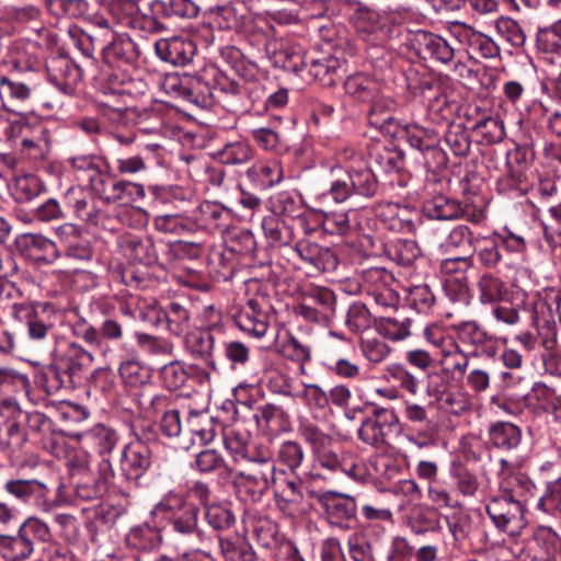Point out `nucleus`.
Here are the masks:
<instances>
[{
    "instance_id": "f257e3e1",
    "label": "nucleus",
    "mask_w": 561,
    "mask_h": 561,
    "mask_svg": "<svg viewBox=\"0 0 561 561\" xmlns=\"http://www.w3.org/2000/svg\"><path fill=\"white\" fill-rule=\"evenodd\" d=\"M260 22L267 30L259 25L243 7L238 9L234 5H222L213 11V23L218 28L243 34L250 45L262 44L265 57L274 67H295L291 61H300L299 48L289 44L284 37L272 36L270 31H273V27L264 20Z\"/></svg>"
},
{
    "instance_id": "f03ea898",
    "label": "nucleus",
    "mask_w": 561,
    "mask_h": 561,
    "mask_svg": "<svg viewBox=\"0 0 561 561\" xmlns=\"http://www.w3.org/2000/svg\"><path fill=\"white\" fill-rule=\"evenodd\" d=\"M93 356L75 342L59 344L53 355V360L42 374L44 388L48 394L61 389H75L83 383Z\"/></svg>"
},
{
    "instance_id": "7ed1b4c3",
    "label": "nucleus",
    "mask_w": 561,
    "mask_h": 561,
    "mask_svg": "<svg viewBox=\"0 0 561 561\" xmlns=\"http://www.w3.org/2000/svg\"><path fill=\"white\" fill-rule=\"evenodd\" d=\"M156 511L163 513L174 533L181 536L196 535L201 545L210 542V538L198 527L199 508L186 501L184 494L168 492L156 505Z\"/></svg>"
},
{
    "instance_id": "20e7f679",
    "label": "nucleus",
    "mask_w": 561,
    "mask_h": 561,
    "mask_svg": "<svg viewBox=\"0 0 561 561\" xmlns=\"http://www.w3.org/2000/svg\"><path fill=\"white\" fill-rule=\"evenodd\" d=\"M252 466L245 471H238L233 484L239 492H244L252 502H260L276 473V466L268 449L260 450L256 456L249 458Z\"/></svg>"
},
{
    "instance_id": "39448f33",
    "label": "nucleus",
    "mask_w": 561,
    "mask_h": 561,
    "mask_svg": "<svg viewBox=\"0 0 561 561\" xmlns=\"http://www.w3.org/2000/svg\"><path fill=\"white\" fill-rule=\"evenodd\" d=\"M286 41L299 48L300 61H291L295 67L284 70L291 71L305 81L313 80L322 87H333L340 81L345 73V62L334 56H324L318 59H308L305 49L291 39Z\"/></svg>"
},
{
    "instance_id": "423d86ee",
    "label": "nucleus",
    "mask_w": 561,
    "mask_h": 561,
    "mask_svg": "<svg viewBox=\"0 0 561 561\" xmlns=\"http://www.w3.org/2000/svg\"><path fill=\"white\" fill-rule=\"evenodd\" d=\"M486 515L494 527L510 536H517L526 527L525 507L520 500L512 495H493L485 504Z\"/></svg>"
},
{
    "instance_id": "0eeeda50",
    "label": "nucleus",
    "mask_w": 561,
    "mask_h": 561,
    "mask_svg": "<svg viewBox=\"0 0 561 561\" xmlns=\"http://www.w3.org/2000/svg\"><path fill=\"white\" fill-rule=\"evenodd\" d=\"M369 414L362 421L357 435L362 443L375 448L387 445L388 437L400 425L399 417L393 409L370 403Z\"/></svg>"
},
{
    "instance_id": "6e6552de",
    "label": "nucleus",
    "mask_w": 561,
    "mask_h": 561,
    "mask_svg": "<svg viewBox=\"0 0 561 561\" xmlns=\"http://www.w3.org/2000/svg\"><path fill=\"white\" fill-rule=\"evenodd\" d=\"M313 499L322 508L329 525L341 530H350L356 520L357 503L354 496L337 491L312 493Z\"/></svg>"
},
{
    "instance_id": "1a4fd4ad",
    "label": "nucleus",
    "mask_w": 561,
    "mask_h": 561,
    "mask_svg": "<svg viewBox=\"0 0 561 561\" xmlns=\"http://www.w3.org/2000/svg\"><path fill=\"white\" fill-rule=\"evenodd\" d=\"M163 87L168 93L196 107L209 108L214 104L213 87L202 77L168 76Z\"/></svg>"
},
{
    "instance_id": "9d476101",
    "label": "nucleus",
    "mask_w": 561,
    "mask_h": 561,
    "mask_svg": "<svg viewBox=\"0 0 561 561\" xmlns=\"http://www.w3.org/2000/svg\"><path fill=\"white\" fill-rule=\"evenodd\" d=\"M149 7L152 16H142L141 19V28L148 32H159L165 28L159 19H193L199 12V7L193 0H151ZM131 23H140V21L134 20Z\"/></svg>"
},
{
    "instance_id": "9b49d317",
    "label": "nucleus",
    "mask_w": 561,
    "mask_h": 561,
    "mask_svg": "<svg viewBox=\"0 0 561 561\" xmlns=\"http://www.w3.org/2000/svg\"><path fill=\"white\" fill-rule=\"evenodd\" d=\"M299 431L305 442L309 444L314 461L322 469L333 473L339 472L342 451H336L334 438L314 424H306Z\"/></svg>"
},
{
    "instance_id": "f8f14e48",
    "label": "nucleus",
    "mask_w": 561,
    "mask_h": 561,
    "mask_svg": "<svg viewBox=\"0 0 561 561\" xmlns=\"http://www.w3.org/2000/svg\"><path fill=\"white\" fill-rule=\"evenodd\" d=\"M272 490L274 503L284 515L296 517L305 512L302 482L299 479H291L284 470H276Z\"/></svg>"
},
{
    "instance_id": "ddd939ff",
    "label": "nucleus",
    "mask_w": 561,
    "mask_h": 561,
    "mask_svg": "<svg viewBox=\"0 0 561 561\" xmlns=\"http://www.w3.org/2000/svg\"><path fill=\"white\" fill-rule=\"evenodd\" d=\"M271 306L262 296H255L247 301L234 316L237 327L248 335L261 339L270 328Z\"/></svg>"
},
{
    "instance_id": "4468645a",
    "label": "nucleus",
    "mask_w": 561,
    "mask_h": 561,
    "mask_svg": "<svg viewBox=\"0 0 561 561\" xmlns=\"http://www.w3.org/2000/svg\"><path fill=\"white\" fill-rule=\"evenodd\" d=\"M455 331L459 343L471 348L469 355L488 358L495 356L497 351L495 336L491 335L478 322L462 321L455 325Z\"/></svg>"
},
{
    "instance_id": "2eb2a0df",
    "label": "nucleus",
    "mask_w": 561,
    "mask_h": 561,
    "mask_svg": "<svg viewBox=\"0 0 561 561\" xmlns=\"http://www.w3.org/2000/svg\"><path fill=\"white\" fill-rule=\"evenodd\" d=\"M222 335V328L218 324H211L205 330L192 332L186 335L185 345L190 354L204 360L208 368L218 371L219 362L215 357V345Z\"/></svg>"
},
{
    "instance_id": "dca6fc26",
    "label": "nucleus",
    "mask_w": 561,
    "mask_h": 561,
    "mask_svg": "<svg viewBox=\"0 0 561 561\" xmlns=\"http://www.w3.org/2000/svg\"><path fill=\"white\" fill-rule=\"evenodd\" d=\"M141 318L154 327L165 324L167 330L176 336L184 334L190 327L188 310L175 301L170 302L165 309L148 306L146 311H141Z\"/></svg>"
},
{
    "instance_id": "f3484780",
    "label": "nucleus",
    "mask_w": 561,
    "mask_h": 561,
    "mask_svg": "<svg viewBox=\"0 0 561 561\" xmlns=\"http://www.w3.org/2000/svg\"><path fill=\"white\" fill-rule=\"evenodd\" d=\"M93 192L107 204L118 201L136 202L145 196V187L141 184L115 180L106 172L94 181Z\"/></svg>"
},
{
    "instance_id": "a211bd4d",
    "label": "nucleus",
    "mask_w": 561,
    "mask_h": 561,
    "mask_svg": "<svg viewBox=\"0 0 561 561\" xmlns=\"http://www.w3.org/2000/svg\"><path fill=\"white\" fill-rule=\"evenodd\" d=\"M294 250L311 274L332 272L339 265L336 253L317 242L302 239L296 242Z\"/></svg>"
},
{
    "instance_id": "6ab92c4d",
    "label": "nucleus",
    "mask_w": 561,
    "mask_h": 561,
    "mask_svg": "<svg viewBox=\"0 0 561 561\" xmlns=\"http://www.w3.org/2000/svg\"><path fill=\"white\" fill-rule=\"evenodd\" d=\"M26 443L27 435L16 421L9 422L5 433L0 435V450L9 458L10 465L19 470L37 463L33 456L27 457L24 453Z\"/></svg>"
},
{
    "instance_id": "aec40b11",
    "label": "nucleus",
    "mask_w": 561,
    "mask_h": 561,
    "mask_svg": "<svg viewBox=\"0 0 561 561\" xmlns=\"http://www.w3.org/2000/svg\"><path fill=\"white\" fill-rule=\"evenodd\" d=\"M535 160V152L529 145H516L514 149L506 152L507 175L504 180H500L499 191L507 192L515 190L525 179L524 170L528 168Z\"/></svg>"
},
{
    "instance_id": "412c9836",
    "label": "nucleus",
    "mask_w": 561,
    "mask_h": 561,
    "mask_svg": "<svg viewBox=\"0 0 561 561\" xmlns=\"http://www.w3.org/2000/svg\"><path fill=\"white\" fill-rule=\"evenodd\" d=\"M451 35L471 53L482 58H492L499 55V46L489 36L473 30L462 22H455L450 28Z\"/></svg>"
},
{
    "instance_id": "4be33fe9",
    "label": "nucleus",
    "mask_w": 561,
    "mask_h": 561,
    "mask_svg": "<svg viewBox=\"0 0 561 561\" xmlns=\"http://www.w3.org/2000/svg\"><path fill=\"white\" fill-rule=\"evenodd\" d=\"M104 61L116 68L134 67L140 56L138 45L128 36H113L104 47H102Z\"/></svg>"
},
{
    "instance_id": "5701e85b",
    "label": "nucleus",
    "mask_w": 561,
    "mask_h": 561,
    "mask_svg": "<svg viewBox=\"0 0 561 561\" xmlns=\"http://www.w3.org/2000/svg\"><path fill=\"white\" fill-rule=\"evenodd\" d=\"M121 470L127 480L137 481L151 466V450L142 443H129L121 454Z\"/></svg>"
},
{
    "instance_id": "b1692460",
    "label": "nucleus",
    "mask_w": 561,
    "mask_h": 561,
    "mask_svg": "<svg viewBox=\"0 0 561 561\" xmlns=\"http://www.w3.org/2000/svg\"><path fill=\"white\" fill-rule=\"evenodd\" d=\"M157 56L173 66H186L196 54L193 41L183 37L161 38L154 43Z\"/></svg>"
},
{
    "instance_id": "393cba45",
    "label": "nucleus",
    "mask_w": 561,
    "mask_h": 561,
    "mask_svg": "<svg viewBox=\"0 0 561 561\" xmlns=\"http://www.w3.org/2000/svg\"><path fill=\"white\" fill-rule=\"evenodd\" d=\"M4 491L19 503L46 504L49 488L37 479H11L3 485Z\"/></svg>"
},
{
    "instance_id": "a878e982",
    "label": "nucleus",
    "mask_w": 561,
    "mask_h": 561,
    "mask_svg": "<svg viewBox=\"0 0 561 561\" xmlns=\"http://www.w3.org/2000/svg\"><path fill=\"white\" fill-rule=\"evenodd\" d=\"M345 5L350 10V23L357 32L375 34L383 28L385 20L374 8L358 0H345Z\"/></svg>"
},
{
    "instance_id": "bb28decb",
    "label": "nucleus",
    "mask_w": 561,
    "mask_h": 561,
    "mask_svg": "<svg viewBox=\"0 0 561 561\" xmlns=\"http://www.w3.org/2000/svg\"><path fill=\"white\" fill-rule=\"evenodd\" d=\"M368 102L371 103L368 112V122L370 126L379 129L382 134L388 136H396L399 131L400 125L392 116L394 102L390 98L379 95Z\"/></svg>"
},
{
    "instance_id": "cd10ccee",
    "label": "nucleus",
    "mask_w": 561,
    "mask_h": 561,
    "mask_svg": "<svg viewBox=\"0 0 561 561\" xmlns=\"http://www.w3.org/2000/svg\"><path fill=\"white\" fill-rule=\"evenodd\" d=\"M12 316L14 319L26 320L27 332L30 339L34 341H44L48 336L54 335V324L45 312L38 313L31 306L14 302L12 307Z\"/></svg>"
},
{
    "instance_id": "c85d7f7f",
    "label": "nucleus",
    "mask_w": 561,
    "mask_h": 561,
    "mask_svg": "<svg viewBox=\"0 0 561 561\" xmlns=\"http://www.w3.org/2000/svg\"><path fill=\"white\" fill-rule=\"evenodd\" d=\"M414 41L423 54L428 55L438 62L447 65L454 60L455 48L440 35L419 31L414 36Z\"/></svg>"
},
{
    "instance_id": "c756f323",
    "label": "nucleus",
    "mask_w": 561,
    "mask_h": 561,
    "mask_svg": "<svg viewBox=\"0 0 561 561\" xmlns=\"http://www.w3.org/2000/svg\"><path fill=\"white\" fill-rule=\"evenodd\" d=\"M216 436V423L206 412L190 411L184 420V439L202 445L209 444Z\"/></svg>"
},
{
    "instance_id": "7c9ffc66",
    "label": "nucleus",
    "mask_w": 561,
    "mask_h": 561,
    "mask_svg": "<svg viewBox=\"0 0 561 561\" xmlns=\"http://www.w3.org/2000/svg\"><path fill=\"white\" fill-rule=\"evenodd\" d=\"M488 437L490 445L503 453L516 450L522 444V431L511 422L492 423L488 430Z\"/></svg>"
},
{
    "instance_id": "2f4dec72",
    "label": "nucleus",
    "mask_w": 561,
    "mask_h": 561,
    "mask_svg": "<svg viewBox=\"0 0 561 561\" xmlns=\"http://www.w3.org/2000/svg\"><path fill=\"white\" fill-rule=\"evenodd\" d=\"M121 247L134 260L150 266L158 261V251L151 237L127 234L121 238Z\"/></svg>"
},
{
    "instance_id": "473e14b6",
    "label": "nucleus",
    "mask_w": 561,
    "mask_h": 561,
    "mask_svg": "<svg viewBox=\"0 0 561 561\" xmlns=\"http://www.w3.org/2000/svg\"><path fill=\"white\" fill-rule=\"evenodd\" d=\"M368 163L375 172H399L403 165V158L399 151L381 142H374L368 147Z\"/></svg>"
},
{
    "instance_id": "72a5a7b5",
    "label": "nucleus",
    "mask_w": 561,
    "mask_h": 561,
    "mask_svg": "<svg viewBox=\"0 0 561 561\" xmlns=\"http://www.w3.org/2000/svg\"><path fill=\"white\" fill-rule=\"evenodd\" d=\"M423 215L432 220H455L467 216L460 203L445 195L426 199L422 206Z\"/></svg>"
},
{
    "instance_id": "f704fd0d",
    "label": "nucleus",
    "mask_w": 561,
    "mask_h": 561,
    "mask_svg": "<svg viewBox=\"0 0 561 561\" xmlns=\"http://www.w3.org/2000/svg\"><path fill=\"white\" fill-rule=\"evenodd\" d=\"M194 226L206 229H224L230 220L229 210L217 202L204 201L193 211Z\"/></svg>"
},
{
    "instance_id": "c9c22d12",
    "label": "nucleus",
    "mask_w": 561,
    "mask_h": 561,
    "mask_svg": "<svg viewBox=\"0 0 561 561\" xmlns=\"http://www.w3.org/2000/svg\"><path fill=\"white\" fill-rule=\"evenodd\" d=\"M539 551L531 561H561V537L550 527H541L534 535Z\"/></svg>"
},
{
    "instance_id": "e433bc0d",
    "label": "nucleus",
    "mask_w": 561,
    "mask_h": 561,
    "mask_svg": "<svg viewBox=\"0 0 561 561\" xmlns=\"http://www.w3.org/2000/svg\"><path fill=\"white\" fill-rule=\"evenodd\" d=\"M254 419L259 427L276 433L287 430L289 415L283 407L265 403L255 409Z\"/></svg>"
},
{
    "instance_id": "4c0bfd02",
    "label": "nucleus",
    "mask_w": 561,
    "mask_h": 561,
    "mask_svg": "<svg viewBox=\"0 0 561 561\" xmlns=\"http://www.w3.org/2000/svg\"><path fill=\"white\" fill-rule=\"evenodd\" d=\"M220 553L225 561H256L257 557L252 546L242 537L218 536Z\"/></svg>"
},
{
    "instance_id": "58836bf2",
    "label": "nucleus",
    "mask_w": 561,
    "mask_h": 561,
    "mask_svg": "<svg viewBox=\"0 0 561 561\" xmlns=\"http://www.w3.org/2000/svg\"><path fill=\"white\" fill-rule=\"evenodd\" d=\"M254 151L251 145L244 139H237L226 142L220 149L214 152L215 159L221 164L240 165L253 159Z\"/></svg>"
},
{
    "instance_id": "ea45409f",
    "label": "nucleus",
    "mask_w": 561,
    "mask_h": 561,
    "mask_svg": "<svg viewBox=\"0 0 561 561\" xmlns=\"http://www.w3.org/2000/svg\"><path fill=\"white\" fill-rule=\"evenodd\" d=\"M345 93L360 102H368L377 96L378 83L364 73H354L344 81Z\"/></svg>"
},
{
    "instance_id": "a19ab883",
    "label": "nucleus",
    "mask_w": 561,
    "mask_h": 561,
    "mask_svg": "<svg viewBox=\"0 0 561 561\" xmlns=\"http://www.w3.org/2000/svg\"><path fill=\"white\" fill-rule=\"evenodd\" d=\"M262 229L268 243L273 247L288 245L295 238L293 227L275 215L263 218Z\"/></svg>"
},
{
    "instance_id": "79ce46f5",
    "label": "nucleus",
    "mask_w": 561,
    "mask_h": 561,
    "mask_svg": "<svg viewBox=\"0 0 561 561\" xmlns=\"http://www.w3.org/2000/svg\"><path fill=\"white\" fill-rule=\"evenodd\" d=\"M476 243L472 230L466 225H458L450 230L442 247L447 252L456 251L473 256Z\"/></svg>"
},
{
    "instance_id": "37998d69",
    "label": "nucleus",
    "mask_w": 561,
    "mask_h": 561,
    "mask_svg": "<svg viewBox=\"0 0 561 561\" xmlns=\"http://www.w3.org/2000/svg\"><path fill=\"white\" fill-rule=\"evenodd\" d=\"M347 179L354 194L364 197H373L378 191L376 173L369 167L359 169L352 168L347 171Z\"/></svg>"
},
{
    "instance_id": "c03bdc74",
    "label": "nucleus",
    "mask_w": 561,
    "mask_h": 561,
    "mask_svg": "<svg viewBox=\"0 0 561 561\" xmlns=\"http://www.w3.org/2000/svg\"><path fill=\"white\" fill-rule=\"evenodd\" d=\"M126 543L136 550L152 551L159 548L161 536L156 528L145 524L130 529L126 536Z\"/></svg>"
},
{
    "instance_id": "a18cd8bd",
    "label": "nucleus",
    "mask_w": 561,
    "mask_h": 561,
    "mask_svg": "<svg viewBox=\"0 0 561 561\" xmlns=\"http://www.w3.org/2000/svg\"><path fill=\"white\" fill-rule=\"evenodd\" d=\"M18 245L27 255L37 260L42 259V255L47 259L56 256L55 243L42 234L24 233L19 238Z\"/></svg>"
},
{
    "instance_id": "49530a36",
    "label": "nucleus",
    "mask_w": 561,
    "mask_h": 561,
    "mask_svg": "<svg viewBox=\"0 0 561 561\" xmlns=\"http://www.w3.org/2000/svg\"><path fill=\"white\" fill-rule=\"evenodd\" d=\"M82 477L76 484V496L82 501H93L101 499L107 491L104 482L99 481L89 472L87 466L80 465L77 469Z\"/></svg>"
},
{
    "instance_id": "de8ad7c7",
    "label": "nucleus",
    "mask_w": 561,
    "mask_h": 561,
    "mask_svg": "<svg viewBox=\"0 0 561 561\" xmlns=\"http://www.w3.org/2000/svg\"><path fill=\"white\" fill-rule=\"evenodd\" d=\"M256 249L253 233L245 229H234L225 239V251L229 254L251 256Z\"/></svg>"
},
{
    "instance_id": "09e8293b",
    "label": "nucleus",
    "mask_w": 561,
    "mask_h": 561,
    "mask_svg": "<svg viewBox=\"0 0 561 561\" xmlns=\"http://www.w3.org/2000/svg\"><path fill=\"white\" fill-rule=\"evenodd\" d=\"M533 486V482L527 474L523 472H512L504 474V477L500 479L499 494L503 496L512 495L513 499L523 502V497L530 492Z\"/></svg>"
},
{
    "instance_id": "8fccbe9b",
    "label": "nucleus",
    "mask_w": 561,
    "mask_h": 561,
    "mask_svg": "<svg viewBox=\"0 0 561 561\" xmlns=\"http://www.w3.org/2000/svg\"><path fill=\"white\" fill-rule=\"evenodd\" d=\"M27 546L34 552L35 548L49 542L53 538L46 523L36 517H28L19 528Z\"/></svg>"
},
{
    "instance_id": "3c124183",
    "label": "nucleus",
    "mask_w": 561,
    "mask_h": 561,
    "mask_svg": "<svg viewBox=\"0 0 561 561\" xmlns=\"http://www.w3.org/2000/svg\"><path fill=\"white\" fill-rule=\"evenodd\" d=\"M408 525L416 535H423L440 529L439 515L435 510L419 507L411 512Z\"/></svg>"
},
{
    "instance_id": "603ef678",
    "label": "nucleus",
    "mask_w": 561,
    "mask_h": 561,
    "mask_svg": "<svg viewBox=\"0 0 561 561\" xmlns=\"http://www.w3.org/2000/svg\"><path fill=\"white\" fill-rule=\"evenodd\" d=\"M502 241L496 238L477 239L474 252L480 264L485 268H496L502 261Z\"/></svg>"
},
{
    "instance_id": "864d4df0",
    "label": "nucleus",
    "mask_w": 561,
    "mask_h": 561,
    "mask_svg": "<svg viewBox=\"0 0 561 561\" xmlns=\"http://www.w3.org/2000/svg\"><path fill=\"white\" fill-rule=\"evenodd\" d=\"M204 517L207 524L217 531L232 528L236 524V515L229 506L221 503H213L204 508Z\"/></svg>"
},
{
    "instance_id": "5fc2aeb1",
    "label": "nucleus",
    "mask_w": 561,
    "mask_h": 561,
    "mask_svg": "<svg viewBox=\"0 0 561 561\" xmlns=\"http://www.w3.org/2000/svg\"><path fill=\"white\" fill-rule=\"evenodd\" d=\"M411 320H402L391 317H380L375 319V328L379 334L391 340L401 341L410 335Z\"/></svg>"
},
{
    "instance_id": "6e6d98bb",
    "label": "nucleus",
    "mask_w": 561,
    "mask_h": 561,
    "mask_svg": "<svg viewBox=\"0 0 561 561\" xmlns=\"http://www.w3.org/2000/svg\"><path fill=\"white\" fill-rule=\"evenodd\" d=\"M26 541L20 531L15 536L0 535V553L10 561L25 560L33 553Z\"/></svg>"
},
{
    "instance_id": "4d7b16f0",
    "label": "nucleus",
    "mask_w": 561,
    "mask_h": 561,
    "mask_svg": "<svg viewBox=\"0 0 561 561\" xmlns=\"http://www.w3.org/2000/svg\"><path fill=\"white\" fill-rule=\"evenodd\" d=\"M90 436L100 457L111 456L119 443L118 433L103 424L95 425L91 430Z\"/></svg>"
},
{
    "instance_id": "13d9d810",
    "label": "nucleus",
    "mask_w": 561,
    "mask_h": 561,
    "mask_svg": "<svg viewBox=\"0 0 561 561\" xmlns=\"http://www.w3.org/2000/svg\"><path fill=\"white\" fill-rule=\"evenodd\" d=\"M375 319L365 304L353 302L346 312L345 325L353 333H360L375 325Z\"/></svg>"
},
{
    "instance_id": "bf43d9fd",
    "label": "nucleus",
    "mask_w": 561,
    "mask_h": 561,
    "mask_svg": "<svg viewBox=\"0 0 561 561\" xmlns=\"http://www.w3.org/2000/svg\"><path fill=\"white\" fill-rule=\"evenodd\" d=\"M421 250L413 240L398 239L388 248L391 260L402 266H410L420 256Z\"/></svg>"
},
{
    "instance_id": "052dcab7",
    "label": "nucleus",
    "mask_w": 561,
    "mask_h": 561,
    "mask_svg": "<svg viewBox=\"0 0 561 561\" xmlns=\"http://www.w3.org/2000/svg\"><path fill=\"white\" fill-rule=\"evenodd\" d=\"M160 379L165 389L175 391L188 381L187 367L178 360H172L160 368Z\"/></svg>"
},
{
    "instance_id": "680f3d73",
    "label": "nucleus",
    "mask_w": 561,
    "mask_h": 561,
    "mask_svg": "<svg viewBox=\"0 0 561 561\" xmlns=\"http://www.w3.org/2000/svg\"><path fill=\"white\" fill-rule=\"evenodd\" d=\"M118 371L124 383L130 388L147 386L151 379L150 370L136 360L122 363Z\"/></svg>"
},
{
    "instance_id": "e2e57ef3",
    "label": "nucleus",
    "mask_w": 561,
    "mask_h": 561,
    "mask_svg": "<svg viewBox=\"0 0 561 561\" xmlns=\"http://www.w3.org/2000/svg\"><path fill=\"white\" fill-rule=\"evenodd\" d=\"M472 129L481 136L482 142L489 145L500 142L505 137L503 122L494 116H485L477 121Z\"/></svg>"
},
{
    "instance_id": "0e129e2a",
    "label": "nucleus",
    "mask_w": 561,
    "mask_h": 561,
    "mask_svg": "<svg viewBox=\"0 0 561 561\" xmlns=\"http://www.w3.org/2000/svg\"><path fill=\"white\" fill-rule=\"evenodd\" d=\"M456 490L466 497H473L480 489V482L476 473L463 466H454L450 471Z\"/></svg>"
},
{
    "instance_id": "69168bd1",
    "label": "nucleus",
    "mask_w": 561,
    "mask_h": 561,
    "mask_svg": "<svg viewBox=\"0 0 561 561\" xmlns=\"http://www.w3.org/2000/svg\"><path fill=\"white\" fill-rule=\"evenodd\" d=\"M248 175L255 179L260 186L267 188L280 182L283 170L278 162L259 163L248 170Z\"/></svg>"
},
{
    "instance_id": "338daca9",
    "label": "nucleus",
    "mask_w": 561,
    "mask_h": 561,
    "mask_svg": "<svg viewBox=\"0 0 561 561\" xmlns=\"http://www.w3.org/2000/svg\"><path fill=\"white\" fill-rule=\"evenodd\" d=\"M436 297L427 284L413 286L407 296L408 305L419 313L432 312Z\"/></svg>"
},
{
    "instance_id": "774afa93",
    "label": "nucleus",
    "mask_w": 561,
    "mask_h": 561,
    "mask_svg": "<svg viewBox=\"0 0 561 561\" xmlns=\"http://www.w3.org/2000/svg\"><path fill=\"white\" fill-rule=\"evenodd\" d=\"M407 141L417 150L420 154L426 150L432 144L438 142V135L432 128H425L420 125H407L404 127Z\"/></svg>"
}]
</instances>
